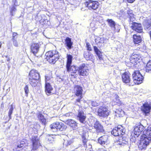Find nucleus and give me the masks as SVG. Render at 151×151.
<instances>
[{"instance_id": "b1692460", "label": "nucleus", "mask_w": 151, "mask_h": 151, "mask_svg": "<svg viewBox=\"0 0 151 151\" xmlns=\"http://www.w3.org/2000/svg\"><path fill=\"white\" fill-rule=\"evenodd\" d=\"M64 44L67 49L69 50L73 47V42L70 38L67 37L65 40Z\"/></svg>"}, {"instance_id": "6e6d98bb", "label": "nucleus", "mask_w": 151, "mask_h": 151, "mask_svg": "<svg viewBox=\"0 0 151 151\" xmlns=\"http://www.w3.org/2000/svg\"><path fill=\"white\" fill-rule=\"evenodd\" d=\"M4 103L3 102L1 104V108L2 109H3L4 108Z\"/></svg>"}, {"instance_id": "20e7f679", "label": "nucleus", "mask_w": 151, "mask_h": 151, "mask_svg": "<svg viewBox=\"0 0 151 151\" xmlns=\"http://www.w3.org/2000/svg\"><path fill=\"white\" fill-rule=\"evenodd\" d=\"M122 82L127 84L129 86H132L134 85V82L131 78V74L129 71H125L121 75Z\"/></svg>"}, {"instance_id": "6e6552de", "label": "nucleus", "mask_w": 151, "mask_h": 151, "mask_svg": "<svg viewBox=\"0 0 151 151\" xmlns=\"http://www.w3.org/2000/svg\"><path fill=\"white\" fill-rule=\"evenodd\" d=\"M78 71L80 76H86L89 74V69L86 64L82 63L78 67Z\"/></svg>"}, {"instance_id": "a211bd4d", "label": "nucleus", "mask_w": 151, "mask_h": 151, "mask_svg": "<svg viewBox=\"0 0 151 151\" xmlns=\"http://www.w3.org/2000/svg\"><path fill=\"white\" fill-rule=\"evenodd\" d=\"M109 141L108 136L107 135H104L99 137L98 139V143L102 145L108 144Z\"/></svg>"}, {"instance_id": "ea45409f", "label": "nucleus", "mask_w": 151, "mask_h": 151, "mask_svg": "<svg viewBox=\"0 0 151 151\" xmlns=\"http://www.w3.org/2000/svg\"><path fill=\"white\" fill-rule=\"evenodd\" d=\"M24 89L25 93V96L26 97H27L29 91V87L27 85L25 86L24 88Z\"/></svg>"}, {"instance_id": "c03bdc74", "label": "nucleus", "mask_w": 151, "mask_h": 151, "mask_svg": "<svg viewBox=\"0 0 151 151\" xmlns=\"http://www.w3.org/2000/svg\"><path fill=\"white\" fill-rule=\"evenodd\" d=\"M18 34L16 32H13L12 34V40H16Z\"/></svg>"}, {"instance_id": "bf43d9fd", "label": "nucleus", "mask_w": 151, "mask_h": 151, "mask_svg": "<svg viewBox=\"0 0 151 151\" xmlns=\"http://www.w3.org/2000/svg\"><path fill=\"white\" fill-rule=\"evenodd\" d=\"M101 45H100V46H99V45H98V46L99 47H101Z\"/></svg>"}, {"instance_id": "de8ad7c7", "label": "nucleus", "mask_w": 151, "mask_h": 151, "mask_svg": "<svg viewBox=\"0 0 151 151\" xmlns=\"http://www.w3.org/2000/svg\"><path fill=\"white\" fill-rule=\"evenodd\" d=\"M91 105L93 107H96L98 106L99 104L95 101H91Z\"/></svg>"}, {"instance_id": "052dcab7", "label": "nucleus", "mask_w": 151, "mask_h": 151, "mask_svg": "<svg viewBox=\"0 0 151 151\" xmlns=\"http://www.w3.org/2000/svg\"><path fill=\"white\" fill-rule=\"evenodd\" d=\"M98 39H99V40H100V38H98Z\"/></svg>"}, {"instance_id": "37998d69", "label": "nucleus", "mask_w": 151, "mask_h": 151, "mask_svg": "<svg viewBox=\"0 0 151 151\" xmlns=\"http://www.w3.org/2000/svg\"><path fill=\"white\" fill-rule=\"evenodd\" d=\"M17 10L15 6H13L10 10V13L12 15H13V12L16 11Z\"/></svg>"}, {"instance_id": "473e14b6", "label": "nucleus", "mask_w": 151, "mask_h": 151, "mask_svg": "<svg viewBox=\"0 0 151 151\" xmlns=\"http://www.w3.org/2000/svg\"><path fill=\"white\" fill-rule=\"evenodd\" d=\"M116 127L118 130L119 133L121 135H123L124 134L125 131V129L122 125H118Z\"/></svg>"}, {"instance_id": "7c9ffc66", "label": "nucleus", "mask_w": 151, "mask_h": 151, "mask_svg": "<svg viewBox=\"0 0 151 151\" xmlns=\"http://www.w3.org/2000/svg\"><path fill=\"white\" fill-rule=\"evenodd\" d=\"M83 56L87 60H91L93 57V55L89 52H85L84 53Z\"/></svg>"}, {"instance_id": "cd10ccee", "label": "nucleus", "mask_w": 151, "mask_h": 151, "mask_svg": "<svg viewBox=\"0 0 151 151\" xmlns=\"http://www.w3.org/2000/svg\"><path fill=\"white\" fill-rule=\"evenodd\" d=\"M93 47L94 51L98 56L99 59L100 60H102L103 59V57L102 54V52L99 50L96 46H94Z\"/></svg>"}, {"instance_id": "4c0bfd02", "label": "nucleus", "mask_w": 151, "mask_h": 151, "mask_svg": "<svg viewBox=\"0 0 151 151\" xmlns=\"http://www.w3.org/2000/svg\"><path fill=\"white\" fill-rule=\"evenodd\" d=\"M47 140L50 143H52L54 141V138L52 135H47L46 137Z\"/></svg>"}, {"instance_id": "6ab92c4d", "label": "nucleus", "mask_w": 151, "mask_h": 151, "mask_svg": "<svg viewBox=\"0 0 151 151\" xmlns=\"http://www.w3.org/2000/svg\"><path fill=\"white\" fill-rule=\"evenodd\" d=\"M40 47L39 43L32 42L30 45L31 52L35 55L38 52Z\"/></svg>"}, {"instance_id": "e433bc0d", "label": "nucleus", "mask_w": 151, "mask_h": 151, "mask_svg": "<svg viewBox=\"0 0 151 151\" xmlns=\"http://www.w3.org/2000/svg\"><path fill=\"white\" fill-rule=\"evenodd\" d=\"M145 69L146 71L147 72H149L151 71V60H149L147 63Z\"/></svg>"}, {"instance_id": "ddd939ff", "label": "nucleus", "mask_w": 151, "mask_h": 151, "mask_svg": "<svg viewBox=\"0 0 151 151\" xmlns=\"http://www.w3.org/2000/svg\"><path fill=\"white\" fill-rule=\"evenodd\" d=\"M141 137L150 142L151 140V127H148L147 129H145Z\"/></svg>"}, {"instance_id": "5fc2aeb1", "label": "nucleus", "mask_w": 151, "mask_h": 151, "mask_svg": "<svg viewBox=\"0 0 151 151\" xmlns=\"http://www.w3.org/2000/svg\"><path fill=\"white\" fill-rule=\"evenodd\" d=\"M128 2L130 3H133L135 0H127Z\"/></svg>"}, {"instance_id": "aec40b11", "label": "nucleus", "mask_w": 151, "mask_h": 151, "mask_svg": "<svg viewBox=\"0 0 151 151\" xmlns=\"http://www.w3.org/2000/svg\"><path fill=\"white\" fill-rule=\"evenodd\" d=\"M74 91L75 95L77 96H82L83 91V87L79 85H76L74 86Z\"/></svg>"}, {"instance_id": "603ef678", "label": "nucleus", "mask_w": 151, "mask_h": 151, "mask_svg": "<svg viewBox=\"0 0 151 151\" xmlns=\"http://www.w3.org/2000/svg\"><path fill=\"white\" fill-rule=\"evenodd\" d=\"M5 58L7 59L6 60L8 62H10L11 59L10 58L8 55H6L5 56Z\"/></svg>"}, {"instance_id": "c756f323", "label": "nucleus", "mask_w": 151, "mask_h": 151, "mask_svg": "<svg viewBox=\"0 0 151 151\" xmlns=\"http://www.w3.org/2000/svg\"><path fill=\"white\" fill-rule=\"evenodd\" d=\"M143 26L145 29L150 30L151 29V22L149 20H146L145 21Z\"/></svg>"}, {"instance_id": "5701e85b", "label": "nucleus", "mask_w": 151, "mask_h": 151, "mask_svg": "<svg viewBox=\"0 0 151 151\" xmlns=\"http://www.w3.org/2000/svg\"><path fill=\"white\" fill-rule=\"evenodd\" d=\"M77 117L81 123H84L86 116L83 111H78Z\"/></svg>"}, {"instance_id": "f3484780", "label": "nucleus", "mask_w": 151, "mask_h": 151, "mask_svg": "<svg viewBox=\"0 0 151 151\" xmlns=\"http://www.w3.org/2000/svg\"><path fill=\"white\" fill-rule=\"evenodd\" d=\"M149 142L148 141L142 138V137H141L140 141L138 145L139 150H145Z\"/></svg>"}, {"instance_id": "7ed1b4c3", "label": "nucleus", "mask_w": 151, "mask_h": 151, "mask_svg": "<svg viewBox=\"0 0 151 151\" xmlns=\"http://www.w3.org/2000/svg\"><path fill=\"white\" fill-rule=\"evenodd\" d=\"M141 60L140 53L137 50H135L130 57V62L134 66L139 63Z\"/></svg>"}, {"instance_id": "423d86ee", "label": "nucleus", "mask_w": 151, "mask_h": 151, "mask_svg": "<svg viewBox=\"0 0 151 151\" xmlns=\"http://www.w3.org/2000/svg\"><path fill=\"white\" fill-rule=\"evenodd\" d=\"M132 76L134 81L135 82L134 84H139L142 83L144 77L139 70H134L132 74Z\"/></svg>"}, {"instance_id": "13d9d810", "label": "nucleus", "mask_w": 151, "mask_h": 151, "mask_svg": "<svg viewBox=\"0 0 151 151\" xmlns=\"http://www.w3.org/2000/svg\"><path fill=\"white\" fill-rule=\"evenodd\" d=\"M149 34L150 36V39H151V30L149 32Z\"/></svg>"}, {"instance_id": "4d7b16f0", "label": "nucleus", "mask_w": 151, "mask_h": 151, "mask_svg": "<svg viewBox=\"0 0 151 151\" xmlns=\"http://www.w3.org/2000/svg\"><path fill=\"white\" fill-rule=\"evenodd\" d=\"M98 40L97 39L96 40V42L97 45L99 43H101L102 42H100V41H98Z\"/></svg>"}, {"instance_id": "a878e982", "label": "nucleus", "mask_w": 151, "mask_h": 151, "mask_svg": "<svg viewBox=\"0 0 151 151\" xmlns=\"http://www.w3.org/2000/svg\"><path fill=\"white\" fill-rule=\"evenodd\" d=\"M45 91L46 94L49 95L52 93V91L53 90V88L50 83H45Z\"/></svg>"}, {"instance_id": "2f4dec72", "label": "nucleus", "mask_w": 151, "mask_h": 151, "mask_svg": "<svg viewBox=\"0 0 151 151\" xmlns=\"http://www.w3.org/2000/svg\"><path fill=\"white\" fill-rule=\"evenodd\" d=\"M127 13L128 14V17L129 19V21L131 22L134 21V18L132 11L129 9L127 11Z\"/></svg>"}, {"instance_id": "c9c22d12", "label": "nucleus", "mask_w": 151, "mask_h": 151, "mask_svg": "<svg viewBox=\"0 0 151 151\" xmlns=\"http://www.w3.org/2000/svg\"><path fill=\"white\" fill-rule=\"evenodd\" d=\"M118 129L117 127H115L111 132V134L114 136H117L120 135V134L119 133Z\"/></svg>"}, {"instance_id": "8fccbe9b", "label": "nucleus", "mask_w": 151, "mask_h": 151, "mask_svg": "<svg viewBox=\"0 0 151 151\" xmlns=\"http://www.w3.org/2000/svg\"><path fill=\"white\" fill-rule=\"evenodd\" d=\"M39 121L41 122L44 125H45L46 122V119L45 118L41 119Z\"/></svg>"}, {"instance_id": "3c124183", "label": "nucleus", "mask_w": 151, "mask_h": 151, "mask_svg": "<svg viewBox=\"0 0 151 151\" xmlns=\"http://www.w3.org/2000/svg\"><path fill=\"white\" fill-rule=\"evenodd\" d=\"M14 46L16 47H18L19 46V44L18 42L16 40H12Z\"/></svg>"}, {"instance_id": "412c9836", "label": "nucleus", "mask_w": 151, "mask_h": 151, "mask_svg": "<svg viewBox=\"0 0 151 151\" xmlns=\"http://www.w3.org/2000/svg\"><path fill=\"white\" fill-rule=\"evenodd\" d=\"M151 109V105L147 102H145L141 107V110L144 113L147 114L149 113Z\"/></svg>"}, {"instance_id": "f8f14e48", "label": "nucleus", "mask_w": 151, "mask_h": 151, "mask_svg": "<svg viewBox=\"0 0 151 151\" xmlns=\"http://www.w3.org/2000/svg\"><path fill=\"white\" fill-rule=\"evenodd\" d=\"M130 28L137 33H141L143 32V29L141 24L136 22H132Z\"/></svg>"}, {"instance_id": "c85d7f7f", "label": "nucleus", "mask_w": 151, "mask_h": 151, "mask_svg": "<svg viewBox=\"0 0 151 151\" xmlns=\"http://www.w3.org/2000/svg\"><path fill=\"white\" fill-rule=\"evenodd\" d=\"M66 122L67 124L73 127H75L77 126V123L75 121L72 119H68L66 121Z\"/></svg>"}, {"instance_id": "f704fd0d", "label": "nucleus", "mask_w": 151, "mask_h": 151, "mask_svg": "<svg viewBox=\"0 0 151 151\" xmlns=\"http://www.w3.org/2000/svg\"><path fill=\"white\" fill-rule=\"evenodd\" d=\"M124 111L122 109H116L115 112V115L117 117H121L124 114Z\"/></svg>"}, {"instance_id": "9b49d317", "label": "nucleus", "mask_w": 151, "mask_h": 151, "mask_svg": "<svg viewBox=\"0 0 151 151\" xmlns=\"http://www.w3.org/2000/svg\"><path fill=\"white\" fill-rule=\"evenodd\" d=\"M29 143L26 139H23L19 142V143L17 145L15 149L16 151H22L28 146Z\"/></svg>"}, {"instance_id": "4be33fe9", "label": "nucleus", "mask_w": 151, "mask_h": 151, "mask_svg": "<svg viewBox=\"0 0 151 151\" xmlns=\"http://www.w3.org/2000/svg\"><path fill=\"white\" fill-rule=\"evenodd\" d=\"M132 40L134 44L136 45H139L142 42V38L139 35L134 34L132 36Z\"/></svg>"}, {"instance_id": "09e8293b", "label": "nucleus", "mask_w": 151, "mask_h": 151, "mask_svg": "<svg viewBox=\"0 0 151 151\" xmlns=\"http://www.w3.org/2000/svg\"><path fill=\"white\" fill-rule=\"evenodd\" d=\"M37 116L39 120L45 117L41 113H38L37 115Z\"/></svg>"}, {"instance_id": "58836bf2", "label": "nucleus", "mask_w": 151, "mask_h": 151, "mask_svg": "<svg viewBox=\"0 0 151 151\" xmlns=\"http://www.w3.org/2000/svg\"><path fill=\"white\" fill-rule=\"evenodd\" d=\"M13 106L12 105H11V107L9 109V112H8V116L9 117V120H10L11 119V115L13 113Z\"/></svg>"}, {"instance_id": "a19ab883", "label": "nucleus", "mask_w": 151, "mask_h": 151, "mask_svg": "<svg viewBox=\"0 0 151 151\" xmlns=\"http://www.w3.org/2000/svg\"><path fill=\"white\" fill-rule=\"evenodd\" d=\"M82 138L83 139V143L84 145H86L87 141V139L86 138L85 135L84 134L82 136Z\"/></svg>"}, {"instance_id": "72a5a7b5", "label": "nucleus", "mask_w": 151, "mask_h": 151, "mask_svg": "<svg viewBox=\"0 0 151 151\" xmlns=\"http://www.w3.org/2000/svg\"><path fill=\"white\" fill-rule=\"evenodd\" d=\"M106 21L108 22L110 27L113 29H115L116 24L114 21L112 19H108Z\"/></svg>"}, {"instance_id": "1a4fd4ad", "label": "nucleus", "mask_w": 151, "mask_h": 151, "mask_svg": "<svg viewBox=\"0 0 151 151\" xmlns=\"http://www.w3.org/2000/svg\"><path fill=\"white\" fill-rule=\"evenodd\" d=\"M86 7L90 10H96L99 6V3L97 1L88 0L85 3Z\"/></svg>"}, {"instance_id": "9d476101", "label": "nucleus", "mask_w": 151, "mask_h": 151, "mask_svg": "<svg viewBox=\"0 0 151 151\" xmlns=\"http://www.w3.org/2000/svg\"><path fill=\"white\" fill-rule=\"evenodd\" d=\"M31 141L32 142V150H36L41 145L40 143V138L37 135L32 136Z\"/></svg>"}, {"instance_id": "393cba45", "label": "nucleus", "mask_w": 151, "mask_h": 151, "mask_svg": "<svg viewBox=\"0 0 151 151\" xmlns=\"http://www.w3.org/2000/svg\"><path fill=\"white\" fill-rule=\"evenodd\" d=\"M29 80L30 84L33 87H36L40 84V79L29 78Z\"/></svg>"}, {"instance_id": "bb28decb", "label": "nucleus", "mask_w": 151, "mask_h": 151, "mask_svg": "<svg viewBox=\"0 0 151 151\" xmlns=\"http://www.w3.org/2000/svg\"><path fill=\"white\" fill-rule=\"evenodd\" d=\"M53 82L52 73L49 72L45 76V83H50V82Z\"/></svg>"}, {"instance_id": "79ce46f5", "label": "nucleus", "mask_w": 151, "mask_h": 151, "mask_svg": "<svg viewBox=\"0 0 151 151\" xmlns=\"http://www.w3.org/2000/svg\"><path fill=\"white\" fill-rule=\"evenodd\" d=\"M79 96V98L76 99L75 101V104L78 106H79V105L77 103H80L81 100L83 98L82 96Z\"/></svg>"}, {"instance_id": "dca6fc26", "label": "nucleus", "mask_w": 151, "mask_h": 151, "mask_svg": "<svg viewBox=\"0 0 151 151\" xmlns=\"http://www.w3.org/2000/svg\"><path fill=\"white\" fill-rule=\"evenodd\" d=\"M29 78L40 79L39 73L37 70L34 69L31 70L28 75Z\"/></svg>"}, {"instance_id": "2eb2a0df", "label": "nucleus", "mask_w": 151, "mask_h": 151, "mask_svg": "<svg viewBox=\"0 0 151 151\" xmlns=\"http://www.w3.org/2000/svg\"><path fill=\"white\" fill-rule=\"evenodd\" d=\"M145 129V127L140 124L136 126L134 130V134L137 137H138L141 134H143Z\"/></svg>"}, {"instance_id": "4468645a", "label": "nucleus", "mask_w": 151, "mask_h": 151, "mask_svg": "<svg viewBox=\"0 0 151 151\" xmlns=\"http://www.w3.org/2000/svg\"><path fill=\"white\" fill-rule=\"evenodd\" d=\"M93 127L97 133H103L104 132L103 125L98 121H96L94 122Z\"/></svg>"}, {"instance_id": "680f3d73", "label": "nucleus", "mask_w": 151, "mask_h": 151, "mask_svg": "<svg viewBox=\"0 0 151 151\" xmlns=\"http://www.w3.org/2000/svg\"><path fill=\"white\" fill-rule=\"evenodd\" d=\"M15 1H16V0H15Z\"/></svg>"}, {"instance_id": "f03ea898", "label": "nucleus", "mask_w": 151, "mask_h": 151, "mask_svg": "<svg viewBox=\"0 0 151 151\" xmlns=\"http://www.w3.org/2000/svg\"><path fill=\"white\" fill-rule=\"evenodd\" d=\"M45 56L47 60L52 64L55 63L60 58L58 52L56 50L47 52H46Z\"/></svg>"}, {"instance_id": "39448f33", "label": "nucleus", "mask_w": 151, "mask_h": 151, "mask_svg": "<svg viewBox=\"0 0 151 151\" xmlns=\"http://www.w3.org/2000/svg\"><path fill=\"white\" fill-rule=\"evenodd\" d=\"M50 127L51 130L57 132L65 130L67 127L62 122H56L51 124Z\"/></svg>"}, {"instance_id": "49530a36", "label": "nucleus", "mask_w": 151, "mask_h": 151, "mask_svg": "<svg viewBox=\"0 0 151 151\" xmlns=\"http://www.w3.org/2000/svg\"><path fill=\"white\" fill-rule=\"evenodd\" d=\"M116 104L118 106H121V107H124V104L120 100H119L117 102H116Z\"/></svg>"}, {"instance_id": "0eeeda50", "label": "nucleus", "mask_w": 151, "mask_h": 151, "mask_svg": "<svg viewBox=\"0 0 151 151\" xmlns=\"http://www.w3.org/2000/svg\"><path fill=\"white\" fill-rule=\"evenodd\" d=\"M97 115L99 117L105 118L107 117L109 114V111L107 106H101L98 109Z\"/></svg>"}, {"instance_id": "a18cd8bd", "label": "nucleus", "mask_w": 151, "mask_h": 151, "mask_svg": "<svg viewBox=\"0 0 151 151\" xmlns=\"http://www.w3.org/2000/svg\"><path fill=\"white\" fill-rule=\"evenodd\" d=\"M86 47L88 50L89 51H91L92 50L91 46L90 44L88 42L86 43Z\"/></svg>"}, {"instance_id": "864d4df0", "label": "nucleus", "mask_w": 151, "mask_h": 151, "mask_svg": "<svg viewBox=\"0 0 151 151\" xmlns=\"http://www.w3.org/2000/svg\"><path fill=\"white\" fill-rule=\"evenodd\" d=\"M71 143H72L71 141H68L67 142V144L66 145V146H68L69 145H71Z\"/></svg>"}, {"instance_id": "f257e3e1", "label": "nucleus", "mask_w": 151, "mask_h": 151, "mask_svg": "<svg viewBox=\"0 0 151 151\" xmlns=\"http://www.w3.org/2000/svg\"><path fill=\"white\" fill-rule=\"evenodd\" d=\"M67 60L66 62V68L67 72H70L71 76H77L78 69L74 65H71L72 63L73 57L70 54L67 55Z\"/></svg>"}]
</instances>
